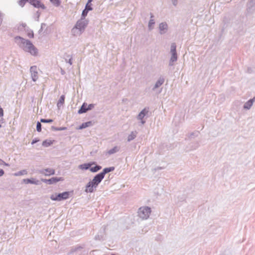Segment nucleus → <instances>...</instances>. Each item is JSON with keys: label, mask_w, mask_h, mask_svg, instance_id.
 <instances>
[{"label": "nucleus", "mask_w": 255, "mask_h": 255, "mask_svg": "<svg viewBox=\"0 0 255 255\" xmlns=\"http://www.w3.org/2000/svg\"><path fill=\"white\" fill-rule=\"evenodd\" d=\"M94 108V104H89V105H87V111H88L91 110L92 109H93Z\"/></svg>", "instance_id": "f704fd0d"}, {"label": "nucleus", "mask_w": 255, "mask_h": 255, "mask_svg": "<svg viewBox=\"0 0 255 255\" xmlns=\"http://www.w3.org/2000/svg\"><path fill=\"white\" fill-rule=\"evenodd\" d=\"M29 36L30 37H33V34H29Z\"/></svg>", "instance_id": "49530a36"}, {"label": "nucleus", "mask_w": 255, "mask_h": 255, "mask_svg": "<svg viewBox=\"0 0 255 255\" xmlns=\"http://www.w3.org/2000/svg\"><path fill=\"white\" fill-rule=\"evenodd\" d=\"M148 108H145L137 116L136 119L140 121L141 125H143L146 123L144 118L148 114Z\"/></svg>", "instance_id": "423d86ee"}, {"label": "nucleus", "mask_w": 255, "mask_h": 255, "mask_svg": "<svg viewBox=\"0 0 255 255\" xmlns=\"http://www.w3.org/2000/svg\"><path fill=\"white\" fill-rule=\"evenodd\" d=\"M37 20H38V18H39V17L40 16V13H39L38 11L37 12Z\"/></svg>", "instance_id": "a18cd8bd"}, {"label": "nucleus", "mask_w": 255, "mask_h": 255, "mask_svg": "<svg viewBox=\"0 0 255 255\" xmlns=\"http://www.w3.org/2000/svg\"><path fill=\"white\" fill-rule=\"evenodd\" d=\"M255 6V0H250L248 4V8L251 10L252 8Z\"/></svg>", "instance_id": "393cba45"}, {"label": "nucleus", "mask_w": 255, "mask_h": 255, "mask_svg": "<svg viewBox=\"0 0 255 255\" xmlns=\"http://www.w3.org/2000/svg\"><path fill=\"white\" fill-rule=\"evenodd\" d=\"M86 9H87V10L89 11V10H91L92 9V7L88 3H87L86 6H85V8Z\"/></svg>", "instance_id": "c9c22d12"}, {"label": "nucleus", "mask_w": 255, "mask_h": 255, "mask_svg": "<svg viewBox=\"0 0 255 255\" xmlns=\"http://www.w3.org/2000/svg\"><path fill=\"white\" fill-rule=\"evenodd\" d=\"M137 131L136 130L132 131L130 132V133L128 135L127 138V141L128 142H130L131 140H133L137 136Z\"/></svg>", "instance_id": "dca6fc26"}, {"label": "nucleus", "mask_w": 255, "mask_h": 255, "mask_svg": "<svg viewBox=\"0 0 255 255\" xmlns=\"http://www.w3.org/2000/svg\"><path fill=\"white\" fill-rule=\"evenodd\" d=\"M88 11L87 9L85 8L83 10L82 13V16L81 18H85V17L87 16Z\"/></svg>", "instance_id": "473e14b6"}, {"label": "nucleus", "mask_w": 255, "mask_h": 255, "mask_svg": "<svg viewBox=\"0 0 255 255\" xmlns=\"http://www.w3.org/2000/svg\"><path fill=\"white\" fill-rule=\"evenodd\" d=\"M159 32L161 35L165 34L168 29V24L166 22H162L159 24Z\"/></svg>", "instance_id": "1a4fd4ad"}, {"label": "nucleus", "mask_w": 255, "mask_h": 255, "mask_svg": "<svg viewBox=\"0 0 255 255\" xmlns=\"http://www.w3.org/2000/svg\"><path fill=\"white\" fill-rule=\"evenodd\" d=\"M151 212L150 208L147 206L141 207L138 209V215L142 220H146L149 218Z\"/></svg>", "instance_id": "20e7f679"}, {"label": "nucleus", "mask_w": 255, "mask_h": 255, "mask_svg": "<svg viewBox=\"0 0 255 255\" xmlns=\"http://www.w3.org/2000/svg\"><path fill=\"white\" fill-rule=\"evenodd\" d=\"M40 122L43 123H51L53 122V120L51 119H41L40 120Z\"/></svg>", "instance_id": "2f4dec72"}, {"label": "nucleus", "mask_w": 255, "mask_h": 255, "mask_svg": "<svg viewBox=\"0 0 255 255\" xmlns=\"http://www.w3.org/2000/svg\"><path fill=\"white\" fill-rule=\"evenodd\" d=\"M171 56L170 57L169 65L173 66L174 65V62L176 61L177 60V53H171Z\"/></svg>", "instance_id": "f3484780"}, {"label": "nucleus", "mask_w": 255, "mask_h": 255, "mask_svg": "<svg viewBox=\"0 0 255 255\" xmlns=\"http://www.w3.org/2000/svg\"><path fill=\"white\" fill-rule=\"evenodd\" d=\"M50 1L55 6H58L60 4V0H50Z\"/></svg>", "instance_id": "c85d7f7f"}, {"label": "nucleus", "mask_w": 255, "mask_h": 255, "mask_svg": "<svg viewBox=\"0 0 255 255\" xmlns=\"http://www.w3.org/2000/svg\"><path fill=\"white\" fill-rule=\"evenodd\" d=\"M114 169H115L114 167H108V168H105L103 169V171L102 172H101L100 173L104 177L106 174H107L110 172L114 171Z\"/></svg>", "instance_id": "412c9836"}, {"label": "nucleus", "mask_w": 255, "mask_h": 255, "mask_svg": "<svg viewBox=\"0 0 255 255\" xmlns=\"http://www.w3.org/2000/svg\"><path fill=\"white\" fill-rule=\"evenodd\" d=\"M2 162H2L1 164H0V165H4L7 166H9V164H8V163H5V162L4 161H3V160H2Z\"/></svg>", "instance_id": "79ce46f5"}, {"label": "nucleus", "mask_w": 255, "mask_h": 255, "mask_svg": "<svg viewBox=\"0 0 255 255\" xmlns=\"http://www.w3.org/2000/svg\"><path fill=\"white\" fill-rule=\"evenodd\" d=\"M199 146V145L197 144V145L194 148V149L197 148Z\"/></svg>", "instance_id": "de8ad7c7"}, {"label": "nucleus", "mask_w": 255, "mask_h": 255, "mask_svg": "<svg viewBox=\"0 0 255 255\" xmlns=\"http://www.w3.org/2000/svg\"><path fill=\"white\" fill-rule=\"evenodd\" d=\"M62 74H64V72L63 71H62Z\"/></svg>", "instance_id": "603ef678"}, {"label": "nucleus", "mask_w": 255, "mask_h": 255, "mask_svg": "<svg viewBox=\"0 0 255 255\" xmlns=\"http://www.w3.org/2000/svg\"><path fill=\"white\" fill-rule=\"evenodd\" d=\"M31 78L33 82H36L39 77L37 68L36 66H32L30 68Z\"/></svg>", "instance_id": "0eeeda50"}, {"label": "nucleus", "mask_w": 255, "mask_h": 255, "mask_svg": "<svg viewBox=\"0 0 255 255\" xmlns=\"http://www.w3.org/2000/svg\"><path fill=\"white\" fill-rule=\"evenodd\" d=\"M23 181L24 183L28 184L30 183L35 185H39L40 184V181L38 180H37L35 178H30V179H23Z\"/></svg>", "instance_id": "4468645a"}, {"label": "nucleus", "mask_w": 255, "mask_h": 255, "mask_svg": "<svg viewBox=\"0 0 255 255\" xmlns=\"http://www.w3.org/2000/svg\"><path fill=\"white\" fill-rule=\"evenodd\" d=\"M41 180L46 183H48L49 184V179H42Z\"/></svg>", "instance_id": "58836bf2"}, {"label": "nucleus", "mask_w": 255, "mask_h": 255, "mask_svg": "<svg viewBox=\"0 0 255 255\" xmlns=\"http://www.w3.org/2000/svg\"><path fill=\"white\" fill-rule=\"evenodd\" d=\"M15 40L19 47L24 51L29 53L33 56H36L37 55L38 50L30 41L20 36L15 37Z\"/></svg>", "instance_id": "f257e3e1"}, {"label": "nucleus", "mask_w": 255, "mask_h": 255, "mask_svg": "<svg viewBox=\"0 0 255 255\" xmlns=\"http://www.w3.org/2000/svg\"><path fill=\"white\" fill-rule=\"evenodd\" d=\"M92 1V0H88V3H90Z\"/></svg>", "instance_id": "8fccbe9b"}, {"label": "nucleus", "mask_w": 255, "mask_h": 255, "mask_svg": "<svg viewBox=\"0 0 255 255\" xmlns=\"http://www.w3.org/2000/svg\"><path fill=\"white\" fill-rule=\"evenodd\" d=\"M88 24V20L85 18H81L78 20L71 30L72 34L76 36L80 35L84 31Z\"/></svg>", "instance_id": "f03ea898"}, {"label": "nucleus", "mask_w": 255, "mask_h": 255, "mask_svg": "<svg viewBox=\"0 0 255 255\" xmlns=\"http://www.w3.org/2000/svg\"><path fill=\"white\" fill-rule=\"evenodd\" d=\"M4 173V172L3 170L0 169V177L3 176Z\"/></svg>", "instance_id": "ea45409f"}, {"label": "nucleus", "mask_w": 255, "mask_h": 255, "mask_svg": "<svg viewBox=\"0 0 255 255\" xmlns=\"http://www.w3.org/2000/svg\"><path fill=\"white\" fill-rule=\"evenodd\" d=\"M51 128L53 130L59 131V130H64L66 129V128H65V127L56 128V127L52 126L51 127Z\"/></svg>", "instance_id": "cd10ccee"}, {"label": "nucleus", "mask_w": 255, "mask_h": 255, "mask_svg": "<svg viewBox=\"0 0 255 255\" xmlns=\"http://www.w3.org/2000/svg\"><path fill=\"white\" fill-rule=\"evenodd\" d=\"M64 179L63 177H52L49 179V184H52L57 182L63 181Z\"/></svg>", "instance_id": "6ab92c4d"}, {"label": "nucleus", "mask_w": 255, "mask_h": 255, "mask_svg": "<svg viewBox=\"0 0 255 255\" xmlns=\"http://www.w3.org/2000/svg\"><path fill=\"white\" fill-rule=\"evenodd\" d=\"M120 146H115L113 148L108 150L106 152V154L108 155H112L119 152L120 151Z\"/></svg>", "instance_id": "2eb2a0df"}, {"label": "nucleus", "mask_w": 255, "mask_h": 255, "mask_svg": "<svg viewBox=\"0 0 255 255\" xmlns=\"http://www.w3.org/2000/svg\"><path fill=\"white\" fill-rule=\"evenodd\" d=\"M95 239L96 240H102L103 237L98 235V236H95Z\"/></svg>", "instance_id": "4c0bfd02"}, {"label": "nucleus", "mask_w": 255, "mask_h": 255, "mask_svg": "<svg viewBox=\"0 0 255 255\" xmlns=\"http://www.w3.org/2000/svg\"><path fill=\"white\" fill-rule=\"evenodd\" d=\"M104 178V177L100 173L97 174L93 180L89 182L86 185L85 192L87 193H92L94 191V189L97 188Z\"/></svg>", "instance_id": "7ed1b4c3"}, {"label": "nucleus", "mask_w": 255, "mask_h": 255, "mask_svg": "<svg viewBox=\"0 0 255 255\" xmlns=\"http://www.w3.org/2000/svg\"><path fill=\"white\" fill-rule=\"evenodd\" d=\"M38 141V140H37V139H33V140L32 141V142H31V144H33L35 143L36 142H37Z\"/></svg>", "instance_id": "37998d69"}, {"label": "nucleus", "mask_w": 255, "mask_h": 255, "mask_svg": "<svg viewBox=\"0 0 255 255\" xmlns=\"http://www.w3.org/2000/svg\"><path fill=\"white\" fill-rule=\"evenodd\" d=\"M255 101V97L249 100L244 105V109L246 110H249L252 107L253 103Z\"/></svg>", "instance_id": "ddd939ff"}, {"label": "nucleus", "mask_w": 255, "mask_h": 255, "mask_svg": "<svg viewBox=\"0 0 255 255\" xmlns=\"http://www.w3.org/2000/svg\"><path fill=\"white\" fill-rule=\"evenodd\" d=\"M2 162V160L0 159V164H1Z\"/></svg>", "instance_id": "09e8293b"}, {"label": "nucleus", "mask_w": 255, "mask_h": 255, "mask_svg": "<svg viewBox=\"0 0 255 255\" xmlns=\"http://www.w3.org/2000/svg\"><path fill=\"white\" fill-rule=\"evenodd\" d=\"M170 53H177L176 52V45L175 43H172L170 46Z\"/></svg>", "instance_id": "b1692460"}, {"label": "nucleus", "mask_w": 255, "mask_h": 255, "mask_svg": "<svg viewBox=\"0 0 255 255\" xmlns=\"http://www.w3.org/2000/svg\"><path fill=\"white\" fill-rule=\"evenodd\" d=\"M154 15L152 13H150V20L148 23V29L149 31L153 29L154 25L155 24V20L154 19Z\"/></svg>", "instance_id": "9b49d317"}, {"label": "nucleus", "mask_w": 255, "mask_h": 255, "mask_svg": "<svg viewBox=\"0 0 255 255\" xmlns=\"http://www.w3.org/2000/svg\"><path fill=\"white\" fill-rule=\"evenodd\" d=\"M87 104L86 103H83V104L81 107L80 109L79 110L78 113L79 114H81L87 112Z\"/></svg>", "instance_id": "4be33fe9"}, {"label": "nucleus", "mask_w": 255, "mask_h": 255, "mask_svg": "<svg viewBox=\"0 0 255 255\" xmlns=\"http://www.w3.org/2000/svg\"><path fill=\"white\" fill-rule=\"evenodd\" d=\"M29 3L36 8H41L43 9L46 8L44 4L39 0H30Z\"/></svg>", "instance_id": "9d476101"}, {"label": "nucleus", "mask_w": 255, "mask_h": 255, "mask_svg": "<svg viewBox=\"0 0 255 255\" xmlns=\"http://www.w3.org/2000/svg\"><path fill=\"white\" fill-rule=\"evenodd\" d=\"M93 126L92 122L89 121L86 123H83L79 128V129H82L87 127H89Z\"/></svg>", "instance_id": "aec40b11"}, {"label": "nucleus", "mask_w": 255, "mask_h": 255, "mask_svg": "<svg viewBox=\"0 0 255 255\" xmlns=\"http://www.w3.org/2000/svg\"><path fill=\"white\" fill-rule=\"evenodd\" d=\"M68 63L70 64V65H72V59H70L68 61Z\"/></svg>", "instance_id": "c03bdc74"}, {"label": "nucleus", "mask_w": 255, "mask_h": 255, "mask_svg": "<svg viewBox=\"0 0 255 255\" xmlns=\"http://www.w3.org/2000/svg\"><path fill=\"white\" fill-rule=\"evenodd\" d=\"M171 2L173 5L176 6L178 3V0H171Z\"/></svg>", "instance_id": "e433bc0d"}, {"label": "nucleus", "mask_w": 255, "mask_h": 255, "mask_svg": "<svg viewBox=\"0 0 255 255\" xmlns=\"http://www.w3.org/2000/svg\"><path fill=\"white\" fill-rule=\"evenodd\" d=\"M69 192H64L62 193H59L58 194H53L50 196V199L53 201H62L63 200H66L69 198Z\"/></svg>", "instance_id": "39448f33"}, {"label": "nucleus", "mask_w": 255, "mask_h": 255, "mask_svg": "<svg viewBox=\"0 0 255 255\" xmlns=\"http://www.w3.org/2000/svg\"><path fill=\"white\" fill-rule=\"evenodd\" d=\"M38 173L46 176L55 174V170L53 168H47L38 170Z\"/></svg>", "instance_id": "6e6552de"}, {"label": "nucleus", "mask_w": 255, "mask_h": 255, "mask_svg": "<svg viewBox=\"0 0 255 255\" xmlns=\"http://www.w3.org/2000/svg\"><path fill=\"white\" fill-rule=\"evenodd\" d=\"M64 101H65V96L64 95L61 96V97L57 104V106L58 108H60L61 107V106H62L64 104Z\"/></svg>", "instance_id": "5701e85b"}, {"label": "nucleus", "mask_w": 255, "mask_h": 255, "mask_svg": "<svg viewBox=\"0 0 255 255\" xmlns=\"http://www.w3.org/2000/svg\"><path fill=\"white\" fill-rule=\"evenodd\" d=\"M36 129L38 131L40 132L41 131V124L40 122H38L36 125Z\"/></svg>", "instance_id": "72a5a7b5"}, {"label": "nucleus", "mask_w": 255, "mask_h": 255, "mask_svg": "<svg viewBox=\"0 0 255 255\" xmlns=\"http://www.w3.org/2000/svg\"><path fill=\"white\" fill-rule=\"evenodd\" d=\"M1 125L0 124V128H1Z\"/></svg>", "instance_id": "864d4df0"}, {"label": "nucleus", "mask_w": 255, "mask_h": 255, "mask_svg": "<svg viewBox=\"0 0 255 255\" xmlns=\"http://www.w3.org/2000/svg\"><path fill=\"white\" fill-rule=\"evenodd\" d=\"M102 168L100 165H96L95 167H91L90 170L92 172H96Z\"/></svg>", "instance_id": "a878e982"}, {"label": "nucleus", "mask_w": 255, "mask_h": 255, "mask_svg": "<svg viewBox=\"0 0 255 255\" xmlns=\"http://www.w3.org/2000/svg\"><path fill=\"white\" fill-rule=\"evenodd\" d=\"M26 1L30 2V0H20L18 1V3L19 5L23 7Z\"/></svg>", "instance_id": "7c9ffc66"}, {"label": "nucleus", "mask_w": 255, "mask_h": 255, "mask_svg": "<svg viewBox=\"0 0 255 255\" xmlns=\"http://www.w3.org/2000/svg\"><path fill=\"white\" fill-rule=\"evenodd\" d=\"M164 78L163 77H160L154 84L152 90L154 91L156 89L161 86L164 83Z\"/></svg>", "instance_id": "f8f14e48"}, {"label": "nucleus", "mask_w": 255, "mask_h": 255, "mask_svg": "<svg viewBox=\"0 0 255 255\" xmlns=\"http://www.w3.org/2000/svg\"><path fill=\"white\" fill-rule=\"evenodd\" d=\"M2 21V16L1 13L0 12V26L1 25V24Z\"/></svg>", "instance_id": "a19ab883"}, {"label": "nucleus", "mask_w": 255, "mask_h": 255, "mask_svg": "<svg viewBox=\"0 0 255 255\" xmlns=\"http://www.w3.org/2000/svg\"><path fill=\"white\" fill-rule=\"evenodd\" d=\"M26 174H27V171L26 170H22L21 171L18 172L17 173H16L15 175L19 176V175H25Z\"/></svg>", "instance_id": "c756f323"}, {"label": "nucleus", "mask_w": 255, "mask_h": 255, "mask_svg": "<svg viewBox=\"0 0 255 255\" xmlns=\"http://www.w3.org/2000/svg\"><path fill=\"white\" fill-rule=\"evenodd\" d=\"M95 162H92V163H84V164H81L79 166V168L81 169H85V170H87V169H90L91 165H93V164H95Z\"/></svg>", "instance_id": "a211bd4d"}, {"label": "nucleus", "mask_w": 255, "mask_h": 255, "mask_svg": "<svg viewBox=\"0 0 255 255\" xmlns=\"http://www.w3.org/2000/svg\"><path fill=\"white\" fill-rule=\"evenodd\" d=\"M43 25H45V24L44 23H42V24H41V29H42Z\"/></svg>", "instance_id": "3c124183"}, {"label": "nucleus", "mask_w": 255, "mask_h": 255, "mask_svg": "<svg viewBox=\"0 0 255 255\" xmlns=\"http://www.w3.org/2000/svg\"><path fill=\"white\" fill-rule=\"evenodd\" d=\"M51 144H52V142L50 140H45L42 142V145L45 147H48Z\"/></svg>", "instance_id": "bb28decb"}]
</instances>
